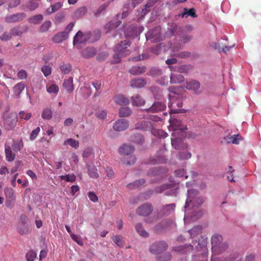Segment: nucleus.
Segmentation results:
<instances>
[{
	"label": "nucleus",
	"instance_id": "nucleus-1",
	"mask_svg": "<svg viewBox=\"0 0 261 261\" xmlns=\"http://www.w3.org/2000/svg\"><path fill=\"white\" fill-rule=\"evenodd\" d=\"M198 191L194 189L188 190V195L185 205V213L184 221L186 224L191 221L198 219L203 214L202 211H196V210L204 201V198L202 196H197Z\"/></svg>",
	"mask_w": 261,
	"mask_h": 261
},
{
	"label": "nucleus",
	"instance_id": "nucleus-2",
	"mask_svg": "<svg viewBox=\"0 0 261 261\" xmlns=\"http://www.w3.org/2000/svg\"><path fill=\"white\" fill-rule=\"evenodd\" d=\"M169 129L173 130L172 133L171 144L175 149H182L187 147V144L183 142V138L185 136L184 130L187 129L186 126L182 124L180 121L171 118L169 119Z\"/></svg>",
	"mask_w": 261,
	"mask_h": 261
},
{
	"label": "nucleus",
	"instance_id": "nucleus-3",
	"mask_svg": "<svg viewBox=\"0 0 261 261\" xmlns=\"http://www.w3.org/2000/svg\"><path fill=\"white\" fill-rule=\"evenodd\" d=\"M221 236L216 234L212 236L211 239L212 255L211 261H217L219 258L216 255L223 252L227 248V244L222 243Z\"/></svg>",
	"mask_w": 261,
	"mask_h": 261
},
{
	"label": "nucleus",
	"instance_id": "nucleus-4",
	"mask_svg": "<svg viewBox=\"0 0 261 261\" xmlns=\"http://www.w3.org/2000/svg\"><path fill=\"white\" fill-rule=\"evenodd\" d=\"M130 45L128 40H125L118 43L114 48L113 55V63H119L122 57H124L130 54L129 50L127 48Z\"/></svg>",
	"mask_w": 261,
	"mask_h": 261
},
{
	"label": "nucleus",
	"instance_id": "nucleus-5",
	"mask_svg": "<svg viewBox=\"0 0 261 261\" xmlns=\"http://www.w3.org/2000/svg\"><path fill=\"white\" fill-rule=\"evenodd\" d=\"M169 91L170 92L169 95L170 102L168 104L170 114L181 113V111L180 108L182 107V102L180 99H178L179 96L176 94L175 88L170 87Z\"/></svg>",
	"mask_w": 261,
	"mask_h": 261
},
{
	"label": "nucleus",
	"instance_id": "nucleus-6",
	"mask_svg": "<svg viewBox=\"0 0 261 261\" xmlns=\"http://www.w3.org/2000/svg\"><path fill=\"white\" fill-rule=\"evenodd\" d=\"M164 37L161 34V28L156 27L153 30H149L146 34V38L147 41L156 43L163 40Z\"/></svg>",
	"mask_w": 261,
	"mask_h": 261
},
{
	"label": "nucleus",
	"instance_id": "nucleus-7",
	"mask_svg": "<svg viewBox=\"0 0 261 261\" xmlns=\"http://www.w3.org/2000/svg\"><path fill=\"white\" fill-rule=\"evenodd\" d=\"M91 33L86 32L83 33L79 31L74 37L73 43L74 45L77 44L85 43L87 41L92 42L93 40L91 39Z\"/></svg>",
	"mask_w": 261,
	"mask_h": 261
},
{
	"label": "nucleus",
	"instance_id": "nucleus-8",
	"mask_svg": "<svg viewBox=\"0 0 261 261\" xmlns=\"http://www.w3.org/2000/svg\"><path fill=\"white\" fill-rule=\"evenodd\" d=\"M17 122V115L15 113H11L6 116L4 119V126L8 130L13 129L16 126Z\"/></svg>",
	"mask_w": 261,
	"mask_h": 261
},
{
	"label": "nucleus",
	"instance_id": "nucleus-9",
	"mask_svg": "<svg viewBox=\"0 0 261 261\" xmlns=\"http://www.w3.org/2000/svg\"><path fill=\"white\" fill-rule=\"evenodd\" d=\"M168 246L165 241L154 243L149 248L150 251L154 254H159L167 249Z\"/></svg>",
	"mask_w": 261,
	"mask_h": 261
},
{
	"label": "nucleus",
	"instance_id": "nucleus-10",
	"mask_svg": "<svg viewBox=\"0 0 261 261\" xmlns=\"http://www.w3.org/2000/svg\"><path fill=\"white\" fill-rule=\"evenodd\" d=\"M170 189L166 192V194L169 196H176L178 193V186L174 185H164L161 187L157 188L155 190L158 193H162L165 190Z\"/></svg>",
	"mask_w": 261,
	"mask_h": 261
},
{
	"label": "nucleus",
	"instance_id": "nucleus-11",
	"mask_svg": "<svg viewBox=\"0 0 261 261\" xmlns=\"http://www.w3.org/2000/svg\"><path fill=\"white\" fill-rule=\"evenodd\" d=\"M143 31V27H137L135 25H132L124 31V34L126 37H135L141 33Z\"/></svg>",
	"mask_w": 261,
	"mask_h": 261
},
{
	"label": "nucleus",
	"instance_id": "nucleus-12",
	"mask_svg": "<svg viewBox=\"0 0 261 261\" xmlns=\"http://www.w3.org/2000/svg\"><path fill=\"white\" fill-rule=\"evenodd\" d=\"M129 126V121L124 119H120L116 121L113 124V128L116 131H123Z\"/></svg>",
	"mask_w": 261,
	"mask_h": 261
},
{
	"label": "nucleus",
	"instance_id": "nucleus-13",
	"mask_svg": "<svg viewBox=\"0 0 261 261\" xmlns=\"http://www.w3.org/2000/svg\"><path fill=\"white\" fill-rule=\"evenodd\" d=\"M166 105L164 103L156 101L154 102L151 107L145 110L147 113H158L164 111L166 109Z\"/></svg>",
	"mask_w": 261,
	"mask_h": 261
},
{
	"label": "nucleus",
	"instance_id": "nucleus-14",
	"mask_svg": "<svg viewBox=\"0 0 261 261\" xmlns=\"http://www.w3.org/2000/svg\"><path fill=\"white\" fill-rule=\"evenodd\" d=\"M153 124L150 121L142 120L135 125V128L142 130H149L153 128Z\"/></svg>",
	"mask_w": 261,
	"mask_h": 261
},
{
	"label": "nucleus",
	"instance_id": "nucleus-15",
	"mask_svg": "<svg viewBox=\"0 0 261 261\" xmlns=\"http://www.w3.org/2000/svg\"><path fill=\"white\" fill-rule=\"evenodd\" d=\"M152 211V207L149 204L146 203L140 206L137 210V213L140 216H146L149 215Z\"/></svg>",
	"mask_w": 261,
	"mask_h": 261
},
{
	"label": "nucleus",
	"instance_id": "nucleus-16",
	"mask_svg": "<svg viewBox=\"0 0 261 261\" xmlns=\"http://www.w3.org/2000/svg\"><path fill=\"white\" fill-rule=\"evenodd\" d=\"M25 17V13H19L7 16L5 18V20L8 23L17 22L22 20Z\"/></svg>",
	"mask_w": 261,
	"mask_h": 261
},
{
	"label": "nucleus",
	"instance_id": "nucleus-17",
	"mask_svg": "<svg viewBox=\"0 0 261 261\" xmlns=\"http://www.w3.org/2000/svg\"><path fill=\"white\" fill-rule=\"evenodd\" d=\"M175 226L174 221L171 220H166L158 224L155 227V230L159 231L163 229H169Z\"/></svg>",
	"mask_w": 261,
	"mask_h": 261
},
{
	"label": "nucleus",
	"instance_id": "nucleus-18",
	"mask_svg": "<svg viewBox=\"0 0 261 261\" xmlns=\"http://www.w3.org/2000/svg\"><path fill=\"white\" fill-rule=\"evenodd\" d=\"M135 148L133 146L123 144L118 148V152L122 155H129L134 152Z\"/></svg>",
	"mask_w": 261,
	"mask_h": 261
},
{
	"label": "nucleus",
	"instance_id": "nucleus-19",
	"mask_svg": "<svg viewBox=\"0 0 261 261\" xmlns=\"http://www.w3.org/2000/svg\"><path fill=\"white\" fill-rule=\"evenodd\" d=\"M168 67L171 71L178 72L179 73H187L191 69V66L187 65L169 66Z\"/></svg>",
	"mask_w": 261,
	"mask_h": 261
},
{
	"label": "nucleus",
	"instance_id": "nucleus-20",
	"mask_svg": "<svg viewBox=\"0 0 261 261\" xmlns=\"http://www.w3.org/2000/svg\"><path fill=\"white\" fill-rule=\"evenodd\" d=\"M200 84L199 82L195 80H192L186 83L185 87L188 90L194 91L195 93H197L198 89L200 88Z\"/></svg>",
	"mask_w": 261,
	"mask_h": 261
},
{
	"label": "nucleus",
	"instance_id": "nucleus-21",
	"mask_svg": "<svg viewBox=\"0 0 261 261\" xmlns=\"http://www.w3.org/2000/svg\"><path fill=\"white\" fill-rule=\"evenodd\" d=\"M68 38V32L67 31L61 32L56 35L53 38L54 42L59 43L65 40Z\"/></svg>",
	"mask_w": 261,
	"mask_h": 261
},
{
	"label": "nucleus",
	"instance_id": "nucleus-22",
	"mask_svg": "<svg viewBox=\"0 0 261 261\" xmlns=\"http://www.w3.org/2000/svg\"><path fill=\"white\" fill-rule=\"evenodd\" d=\"M5 152L8 161L12 162L14 160L15 154L12 152L10 146L7 143L5 144Z\"/></svg>",
	"mask_w": 261,
	"mask_h": 261
},
{
	"label": "nucleus",
	"instance_id": "nucleus-23",
	"mask_svg": "<svg viewBox=\"0 0 261 261\" xmlns=\"http://www.w3.org/2000/svg\"><path fill=\"white\" fill-rule=\"evenodd\" d=\"M146 84L145 80L143 79L137 78L132 80L130 86L134 88H142Z\"/></svg>",
	"mask_w": 261,
	"mask_h": 261
},
{
	"label": "nucleus",
	"instance_id": "nucleus-24",
	"mask_svg": "<svg viewBox=\"0 0 261 261\" xmlns=\"http://www.w3.org/2000/svg\"><path fill=\"white\" fill-rule=\"evenodd\" d=\"M114 101L116 103L120 105H127L129 103V100L127 97L121 94H118L114 97Z\"/></svg>",
	"mask_w": 261,
	"mask_h": 261
},
{
	"label": "nucleus",
	"instance_id": "nucleus-25",
	"mask_svg": "<svg viewBox=\"0 0 261 261\" xmlns=\"http://www.w3.org/2000/svg\"><path fill=\"white\" fill-rule=\"evenodd\" d=\"M242 139L239 135H234L231 136H227L224 138V140L227 143L238 144Z\"/></svg>",
	"mask_w": 261,
	"mask_h": 261
},
{
	"label": "nucleus",
	"instance_id": "nucleus-26",
	"mask_svg": "<svg viewBox=\"0 0 261 261\" xmlns=\"http://www.w3.org/2000/svg\"><path fill=\"white\" fill-rule=\"evenodd\" d=\"M193 246L192 245H188L185 246H180L177 247H174L172 250L174 251H176L181 253H186L188 251L193 250Z\"/></svg>",
	"mask_w": 261,
	"mask_h": 261
},
{
	"label": "nucleus",
	"instance_id": "nucleus-27",
	"mask_svg": "<svg viewBox=\"0 0 261 261\" xmlns=\"http://www.w3.org/2000/svg\"><path fill=\"white\" fill-rule=\"evenodd\" d=\"M120 24V21H111L107 23L105 26V30L107 33H109L112 30L115 29Z\"/></svg>",
	"mask_w": 261,
	"mask_h": 261
},
{
	"label": "nucleus",
	"instance_id": "nucleus-28",
	"mask_svg": "<svg viewBox=\"0 0 261 261\" xmlns=\"http://www.w3.org/2000/svg\"><path fill=\"white\" fill-rule=\"evenodd\" d=\"M63 86L68 92H72L74 89L73 78L70 77L68 79L65 80L63 83Z\"/></svg>",
	"mask_w": 261,
	"mask_h": 261
},
{
	"label": "nucleus",
	"instance_id": "nucleus-29",
	"mask_svg": "<svg viewBox=\"0 0 261 261\" xmlns=\"http://www.w3.org/2000/svg\"><path fill=\"white\" fill-rule=\"evenodd\" d=\"M46 87L47 92L50 94H57L59 90L58 86L53 82H48L46 84Z\"/></svg>",
	"mask_w": 261,
	"mask_h": 261
},
{
	"label": "nucleus",
	"instance_id": "nucleus-30",
	"mask_svg": "<svg viewBox=\"0 0 261 261\" xmlns=\"http://www.w3.org/2000/svg\"><path fill=\"white\" fill-rule=\"evenodd\" d=\"M146 68L144 66H134L129 69V72L134 75H138L144 73Z\"/></svg>",
	"mask_w": 261,
	"mask_h": 261
},
{
	"label": "nucleus",
	"instance_id": "nucleus-31",
	"mask_svg": "<svg viewBox=\"0 0 261 261\" xmlns=\"http://www.w3.org/2000/svg\"><path fill=\"white\" fill-rule=\"evenodd\" d=\"M131 99L132 105L134 106L140 107L145 103V100L138 95L132 96Z\"/></svg>",
	"mask_w": 261,
	"mask_h": 261
},
{
	"label": "nucleus",
	"instance_id": "nucleus-32",
	"mask_svg": "<svg viewBox=\"0 0 261 261\" xmlns=\"http://www.w3.org/2000/svg\"><path fill=\"white\" fill-rule=\"evenodd\" d=\"M184 81V77L181 74L171 73L170 76V83L171 84H178Z\"/></svg>",
	"mask_w": 261,
	"mask_h": 261
},
{
	"label": "nucleus",
	"instance_id": "nucleus-33",
	"mask_svg": "<svg viewBox=\"0 0 261 261\" xmlns=\"http://www.w3.org/2000/svg\"><path fill=\"white\" fill-rule=\"evenodd\" d=\"M113 0H111L109 2H107L106 3L102 4L101 5L98 9L96 10V11L94 13V14L96 16H99L101 15H102L105 13L107 8H108V6L109 5L110 2H112Z\"/></svg>",
	"mask_w": 261,
	"mask_h": 261
},
{
	"label": "nucleus",
	"instance_id": "nucleus-34",
	"mask_svg": "<svg viewBox=\"0 0 261 261\" xmlns=\"http://www.w3.org/2000/svg\"><path fill=\"white\" fill-rule=\"evenodd\" d=\"M175 207V205L173 203L167 204L163 207L162 213L164 215H168L174 211Z\"/></svg>",
	"mask_w": 261,
	"mask_h": 261
},
{
	"label": "nucleus",
	"instance_id": "nucleus-35",
	"mask_svg": "<svg viewBox=\"0 0 261 261\" xmlns=\"http://www.w3.org/2000/svg\"><path fill=\"white\" fill-rule=\"evenodd\" d=\"M113 242L119 247L122 248L124 246V241L121 236L116 235L112 237Z\"/></svg>",
	"mask_w": 261,
	"mask_h": 261
},
{
	"label": "nucleus",
	"instance_id": "nucleus-36",
	"mask_svg": "<svg viewBox=\"0 0 261 261\" xmlns=\"http://www.w3.org/2000/svg\"><path fill=\"white\" fill-rule=\"evenodd\" d=\"M132 113V110L128 107H121L119 111V115L120 117H125L130 116Z\"/></svg>",
	"mask_w": 261,
	"mask_h": 261
},
{
	"label": "nucleus",
	"instance_id": "nucleus-37",
	"mask_svg": "<svg viewBox=\"0 0 261 261\" xmlns=\"http://www.w3.org/2000/svg\"><path fill=\"white\" fill-rule=\"evenodd\" d=\"M25 87V84L22 82L16 84L13 88V92L14 94L16 96H18L21 92L24 90Z\"/></svg>",
	"mask_w": 261,
	"mask_h": 261
},
{
	"label": "nucleus",
	"instance_id": "nucleus-38",
	"mask_svg": "<svg viewBox=\"0 0 261 261\" xmlns=\"http://www.w3.org/2000/svg\"><path fill=\"white\" fill-rule=\"evenodd\" d=\"M53 116V112L51 109L46 108L43 109L41 117L43 119L50 120Z\"/></svg>",
	"mask_w": 261,
	"mask_h": 261
},
{
	"label": "nucleus",
	"instance_id": "nucleus-39",
	"mask_svg": "<svg viewBox=\"0 0 261 261\" xmlns=\"http://www.w3.org/2000/svg\"><path fill=\"white\" fill-rule=\"evenodd\" d=\"M96 54V50L93 47H88L84 49L82 51L83 56L85 58L93 57Z\"/></svg>",
	"mask_w": 261,
	"mask_h": 261
},
{
	"label": "nucleus",
	"instance_id": "nucleus-40",
	"mask_svg": "<svg viewBox=\"0 0 261 261\" xmlns=\"http://www.w3.org/2000/svg\"><path fill=\"white\" fill-rule=\"evenodd\" d=\"M62 6V4L61 2H58L54 5H51L50 7L46 10V13L50 14L60 9Z\"/></svg>",
	"mask_w": 261,
	"mask_h": 261
},
{
	"label": "nucleus",
	"instance_id": "nucleus-41",
	"mask_svg": "<svg viewBox=\"0 0 261 261\" xmlns=\"http://www.w3.org/2000/svg\"><path fill=\"white\" fill-rule=\"evenodd\" d=\"M151 133L156 137H159V138H165L167 137L168 134L166 132L163 131V130L159 129H156V128H152L151 129Z\"/></svg>",
	"mask_w": 261,
	"mask_h": 261
},
{
	"label": "nucleus",
	"instance_id": "nucleus-42",
	"mask_svg": "<svg viewBox=\"0 0 261 261\" xmlns=\"http://www.w3.org/2000/svg\"><path fill=\"white\" fill-rule=\"evenodd\" d=\"M202 230L201 226H197L189 230V233L191 238H194L200 234Z\"/></svg>",
	"mask_w": 261,
	"mask_h": 261
},
{
	"label": "nucleus",
	"instance_id": "nucleus-43",
	"mask_svg": "<svg viewBox=\"0 0 261 261\" xmlns=\"http://www.w3.org/2000/svg\"><path fill=\"white\" fill-rule=\"evenodd\" d=\"M136 229L137 232L143 237H147L148 236V232L144 230L142 225L140 223H138L136 225Z\"/></svg>",
	"mask_w": 261,
	"mask_h": 261
},
{
	"label": "nucleus",
	"instance_id": "nucleus-44",
	"mask_svg": "<svg viewBox=\"0 0 261 261\" xmlns=\"http://www.w3.org/2000/svg\"><path fill=\"white\" fill-rule=\"evenodd\" d=\"M182 17H187L188 16H191L192 17H196L197 16L195 11L194 9H190L188 10V9H185L184 12H182L180 15Z\"/></svg>",
	"mask_w": 261,
	"mask_h": 261
},
{
	"label": "nucleus",
	"instance_id": "nucleus-45",
	"mask_svg": "<svg viewBox=\"0 0 261 261\" xmlns=\"http://www.w3.org/2000/svg\"><path fill=\"white\" fill-rule=\"evenodd\" d=\"M69 144L72 147L77 148L79 146V142L78 141L70 138L65 140L63 143L64 145Z\"/></svg>",
	"mask_w": 261,
	"mask_h": 261
},
{
	"label": "nucleus",
	"instance_id": "nucleus-46",
	"mask_svg": "<svg viewBox=\"0 0 261 261\" xmlns=\"http://www.w3.org/2000/svg\"><path fill=\"white\" fill-rule=\"evenodd\" d=\"M158 0H149V2L146 5L145 8L143 9L142 10L141 13V17L138 18L137 21H140L141 19V17H143L145 15V14L148 11L147 10V8L150 7L154 3H155Z\"/></svg>",
	"mask_w": 261,
	"mask_h": 261
},
{
	"label": "nucleus",
	"instance_id": "nucleus-47",
	"mask_svg": "<svg viewBox=\"0 0 261 261\" xmlns=\"http://www.w3.org/2000/svg\"><path fill=\"white\" fill-rule=\"evenodd\" d=\"M88 172L89 176L92 178H97L98 176L97 168L94 166H88Z\"/></svg>",
	"mask_w": 261,
	"mask_h": 261
},
{
	"label": "nucleus",
	"instance_id": "nucleus-48",
	"mask_svg": "<svg viewBox=\"0 0 261 261\" xmlns=\"http://www.w3.org/2000/svg\"><path fill=\"white\" fill-rule=\"evenodd\" d=\"M5 193L6 196V200H9L10 201L15 200V197L14 194V191L12 189L10 188L6 190Z\"/></svg>",
	"mask_w": 261,
	"mask_h": 261
},
{
	"label": "nucleus",
	"instance_id": "nucleus-49",
	"mask_svg": "<svg viewBox=\"0 0 261 261\" xmlns=\"http://www.w3.org/2000/svg\"><path fill=\"white\" fill-rule=\"evenodd\" d=\"M145 183V180L143 179H140L138 180H136L135 182L129 184L127 185V187L129 189H134L138 188L140 186L143 185Z\"/></svg>",
	"mask_w": 261,
	"mask_h": 261
},
{
	"label": "nucleus",
	"instance_id": "nucleus-50",
	"mask_svg": "<svg viewBox=\"0 0 261 261\" xmlns=\"http://www.w3.org/2000/svg\"><path fill=\"white\" fill-rule=\"evenodd\" d=\"M59 177L61 180H65L67 182H74L76 179V176L74 174L61 175Z\"/></svg>",
	"mask_w": 261,
	"mask_h": 261
},
{
	"label": "nucleus",
	"instance_id": "nucleus-51",
	"mask_svg": "<svg viewBox=\"0 0 261 261\" xmlns=\"http://www.w3.org/2000/svg\"><path fill=\"white\" fill-rule=\"evenodd\" d=\"M25 30H22L20 27H15L10 30L12 36H20L23 34Z\"/></svg>",
	"mask_w": 261,
	"mask_h": 261
},
{
	"label": "nucleus",
	"instance_id": "nucleus-52",
	"mask_svg": "<svg viewBox=\"0 0 261 261\" xmlns=\"http://www.w3.org/2000/svg\"><path fill=\"white\" fill-rule=\"evenodd\" d=\"M131 141L135 143L141 144L144 141V138L143 136L138 134L132 136L131 137Z\"/></svg>",
	"mask_w": 261,
	"mask_h": 261
},
{
	"label": "nucleus",
	"instance_id": "nucleus-53",
	"mask_svg": "<svg viewBox=\"0 0 261 261\" xmlns=\"http://www.w3.org/2000/svg\"><path fill=\"white\" fill-rule=\"evenodd\" d=\"M171 259V254L169 252H166L163 254H161L158 257V259L159 261H169Z\"/></svg>",
	"mask_w": 261,
	"mask_h": 261
},
{
	"label": "nucleus",
	"instance_id": "nucleus-54",
	"mask_svg": "<svg viewBox=\"0 0 261 261\" xmlns=\"http://www.w3.org/2000/svg\"><path fill=\"white\" fill-rule=\"evenodd\" d=\"M60 69L63 73L68 74L71 70V65L69 63H64L60 66Z\"/></svg>",
	"mask_w": 261,
	"mask_h": 261
},
{
	"label": "nucleus",
	"instance_id": "nucleus-55",
	"mask_svg": "<svg viewBox=\"0 0 261 261\" xmlns=\"http://www.w3.org/2000/svg\"><path fill=\"white\" fill-rule=\"evenodd\" d=\"M12 36L10 32H5L0 36V40L2 41H8L12 39Z\"/></svg>",
	"mask_w": 261,
	"mask_h": 261
},
{
	"label": "nucleus",
	"instance_id": "nucleus-56",
	"mask_svg": "<svg viewBox=\"0 0 261 261\" xmlns=\"http://www.w3.org/2000/svg\"><path fill=\"white\" fill-rule=\"evenodd\" d=\"M17 230L18 232L21 234H25L28 231V229L23 222L18 224Z\"/></svg>",
	"mask_w": 261,
	"mask_h": 261
},
{
	"label": "nucleus",
	"instance_id": "nucleus-57",
	"mask_svg": "<svg viewBox=\"0 0 261 261\" xmlns=\"http://www.w3.org/2000/svg\"><path fill=\"white\" fill-rule=\"evenodd\" d=\"M43 16L41 14H38L30 18L29 21L32 23H38L43 20Z\"/></svg>",
	"mask_w": 261,
	"mask_h": 261
},
{
	"label": "nucleus",
	"instance_id": "nucleus-58",
	"mask_svg": "<svg viewBox=\"0 0 261 261\" xmlns=\"http://www.w3.org/2000/svg\"><path fill=\"white\" fill-rule=\"evenodd\" d=\"M23 143L21 141L14 142L12 144V148L14 151H20L23 148Z\"/></svg>",
	"mask_w": 261,
	"mask_h": 261
},
{
	"label": "nucleus",
	"instance_id": "nucleus-59",
	"mask_svg": "<svg viewBox=\"0 0 261 261\" xmlns=\"http://www.w3.org/2000/svg\"><path fill=\"white\" fill-rule=\"evenodd\" d=\"M36 253L35 251L31 250L25 255L27 261H33L36 257Z\"/></svg>",
	"mask_w": 261,
	"mask_h": 261
},
{
	"label": "nucleus",
	"instance_id": "nucleus-60",
	"mask_svg": "<svg viewBox=\"0 0 261 261\" xmlns=\"http://www.w3.org/2000/svg\"><path fill=\"white\" fill-rule=\"evenodd\" d=\"M191 155V153L190 152H180L178 155V158L180 160H187L190 159Z\"/></svg>",
	"mask_w": 261,
	"mask_h": 261
},
{
	"label": "nucleus",
	"instance_id": "nucleus-61",
	"mask_svg": "<svg viewBox=\"0 0 261 261\" xmlns=\"http://www.w3.org/2000/svg\"><path fill=\"white\" fill-rule=\"evenodd\" d=\"M40 131V128L39 127H37L36 128L34 129L31 133L30 135V140L31 141L34 140L38 135L39 132Z\"/></svg>",
	"mask_w": 261,
	"mask_h": 261
},
{
	"label": "nucleus",
	"instance_id": "nucleus-62",
	"mask_svg": "<svg viewBox=\"0 0 261 261\" xmlns=\"http://www.w3.org/2000/svg\"><path fill=\"white\" fill-rule=\"evenodd\" d=\"M41 71L44 76L46 77L51 74V68L48 65H45L41 68Z\"/></svg>",
	"mask_w": 261,
	"mask_h": 261
},
{
	"label": "nucleus",
	"instance_id": "nucleus-63",
	"mask_svg": "<svg viewBox=\"0 0 261 261\" xmlns=\"http://www.w3.org/2000/svg\"><path fill=\"white\" fill-rule=\"evenodd\" d=\"M162 74V71L158 68H153L150 70V74L154 77L161 75Z\"/></svg>",
	"mask_w": 261,
	"mask_h": 261
},
{
	"label": "nucleus",
	"instance_id": "nucleus-64",
	"mask_svg": "<svg viewBox=\"0 0 261 261\" xmlns=\"http://www.w3.org/2000/svg\"><path fill=\"white\" fill-rule=\"evenodd\" d=\"M51 26V22L50 21H45L40 27V31L44 32L47 31Z\"/></svg>",
	"mask_w": 261,
	"mask_h": 261
}]
</instances>
